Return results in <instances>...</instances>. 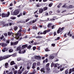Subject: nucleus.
<instances>
[{
    "label": "nucleus",
    "instance_id": "obj_1",
    "mask_svg": "<svg viewBox=\"0 0 74 74\" xmlns=\"http://www.w3.org/2000/svg\"><path fill=\"white\" fill-rule=\"evenodd\" d=\"M27 47V45H25L22 46V48L21 47H18L16 49L17 51H18L19 53H25L26 52V50H24L25 48Z\"/></svg>",
    "mask_w": 74,
    "mask_h": 74
},
{
    "label": "nucleus",
    "instance_id": "obj_2",
    "mask_svg": "<svg viewBox=\"0 0 74 74\" xmlns=\"http://www.w3.org/2000/svg\"><path fill=\"white\" fill-rule=\"evenodd\" d=\"M22 32V30L21 29H19V30L18 31L17 33L15 35V38L17 40H18L19 38V36H21V34H20V33Z\"/></svg>",
    "mask_w": 74,
    "mask_h": 74
},
{
    "label": "nucleus",
    "instance_id": "obj_3",
    "mask_svg": "<svg viewBox=\"0 0 74 74\" xmlns=\"http://www.w3.org/2000/svg\"><path fill=\"white\" fill-rule=\"evenodd\" d=\"M12 56V55H10L8 56H4L3 57L2 56L0 57V61H1L2 60H3V59H7V58H10V57H11Z\"/></svg>",
    "mask_w": 74,
    "mask_h": 74
},
{
    "label": "nucleus",
    "instance_id": "obj_4",
    "mask_svg": "<svg viewBox=\"0 0 74 74\" xmlns=\"http://www.w3.org/2000/svg\"><path fill=\"white\" fill-rule=\"evenodd\" d=\"M19 12L18 10H15L12 13L11 15H17L19 14Z\"/></svg>",
    "mask_w": 74,
    "mask_h": 74
},
{
    "label": "nucleus",
    "instance_id": "obj_5",
    "mask_svg": "<svg viewBox=\"0 0 74 74\" xmlns=\"http://www.w3.org/2000/svg\"><path fill=\"white\" fill-rule=\"evenodd\" d=\"M10 13L9 12H8V13L6 14H5L4 13H2V18H5V17H8L9 16V15H10Z\"/></svg>",
    "mask_w": 74,
    "mask_h": 74
},
{
    "label": "nucleus",
    "instance_id": "obj_6",
    "mask_svg": "<svg viewBox=\"0 0 74 74\" xmlns=\"http://www.w3.org/2000/svg\"><path fill=\"white\" fill-rule=\"evenodd\" d=\"M47 10V8L46 7H44L43 8H40L39 10V13H42L43 11H45V10Z\"/></svg>",
    "mask_w": 74,
    "mask_h": 74
},
{
    "label": "nucleus",
    "instance_id": "obj_7",
    "mask_svg": "<svg viewBox=\"0 0 74 74\" xmlns=\"http://www.w3.org/2000/svg\"><path fill=\"white\" fill-rule=\"evenodd\" d=\"M64 27H62V28H59L57 31V33L59 34L60 33V32H62L63 30H64Z\"/></svg>",
    "mask_w": 74,
    "mask_h": 74
},
{
    "label": "nucleus",
    "instance_id": "obj_8",
    "mask_svg": "<svg viewBox=\"0 0 74 74\" xmlns=\"http://www.w3.org/2000/svg\"><path fill=\"white\" fill-rule=\"evenodd\" d=\"M18 43V41H17L14 42H11V45L12 46V45L14 46L16 45H17Z\"/></svg>",
    "mask_w": 74,
    "mask_h": 74
},
{
    "label": "nucleus",
    "instance_id": "obj_9",
    "mask_svg": "<svg viewBox=\"0 0 74 74\" xmlns=\"http://www.w3.org/2000/svg\"><path fill=\"white\" fill-rule=\"evenodd\" d=\"M34 58L36 59H38V60H40L41 59V57L39 56H35Z\"/></svg>",
    "mask_w": 74,
    "mask_h": 74
},
{
    "label": "nucleus",
    "instance_id": "obj_10",
    "mask_svg": "<svg viewBox=\"0 0 74 74\" xmlns=\"http://www.w3.org/2000/svg\"><path fill=\"white\" fill-rule=\"evenodd\" d=\"M2 26L3 27H4L5 26H6V27H7L8 26V24H4V22L2 21Z\"/></svg>",
    "mask_w": 74,
    "mask_h": 74
},
{
    "label": "nucleus",
    "instance_id": "obj_11",
    "mask_svg": "<svg viewBox=\"0 0 74 74\" xmlns=\"http://www.w3.org/2000/svg\"><path fill=\"white\" fill-rule=\"evenodd\" d=\"M74 68H73L72 69H69V74H71L72 72H74Z\"/></svg>",
    "mask_w": 74,
    "mask_h": 74
},
{
    "label": "nucleus",
    "instance_id": "obj_12",
    "mask_svg": "<svg viewBox=\"0 0 74 74\" xmlns=\"http://www.w3.org/2000/svg\"><path fill=\"white\" fill-rule=\"evenodd\" d=\"M1 46L3 47H6V46H7L8 44H5L3 43H1Z\"/></svg>",
    "mask_w": 74,
    "mask_h": 74
},
{
    "label": "nucleus",
    "instance_id": "obj_13",
    "mask_svg": "<svg viewBox=\"0 0 74 74\" xmlns=\"http://www.w3.org/2000/svg\"><path fill=\"white\" fill-rule=\"evenodd\" d=\"M51 31V30L49 29L47 30H46V31H44L43 32V34H45L47 33V32H49Z\"/></svg>",
    "mask_w": 74,
    "mask_h": 74
},
{
    "label": "nucleus",
    "instance_id": "obj_14",
    "mask_svg": "<svg viewBox=\"0 0 74 74\" xmlns=\"http://www.w3.org/2000/svg\"><path fill=\"white\" fill-rule=\"evenodd\" d=\"M54 58V56L52 55H51L49 57V59H51V60H52V59H53Z\"/></svg>",
    "mask_w": 74,
    "mask_h": 74
},
{
    "label": "nucleus",
    "instance_id": "obj_15",
    "mask_svg": "<svg viewBox=\"0 0 74 74\" xmlns=\"http://www.w3.org/2000/svg\"><path fill=\"white\" fill-rule=\"evenodd\" d=\"M7 51V49L6 47H4V49L2 50V51L3 52H5Z\"/></svg>",
    "mask_w": 74,
    "mask_h": 74
},
{
    "label": "nucleus",
    "instance_id": "obj_16",
    "mask_svg": "<svg viewBox=\"0 0 74 74\" xmlns=\"http://www.w3.org/2000/svg\"><path fill=\"white\" fill-rule=\"evenodd\" d=\"M36 65V63H34L33 64V66L32 67V69H35V66Z\"/></svg>",
    "mask_w": 74,
    "mask_h": 74
},
{
    "label": "nucleus",
    "instance_id": "obj_17",
    "mask_svg": "<svg viewBox=\"0 0 74 74\" xmlns=\"http://www.w3.org/2000/svg\"><path fill=\"white\" fill-rule=\"evenodd\" d=\"M36 38H39V39H40V38H42V36H36L35 37Z\"/></svg>",
    "mask_w": 74,
    "mask_h": 74
},
{
    "label": "nucleus",
    "instance_id": "obj_18",
    "mask_svg": "<svg viewBox=\"0 0 74 74\" xmlns=\"http://www.w3.org/2000/svg\"><path fill=\"white\" fill-rule=\"evenodd\" d=\"M15 64V63H14V61L11 62L10 63V65H13V64Z\"/></svg>",
    "mask_w": 74,
    "mask_h": 74
},
{
    "label": "nucleus",
    "instance_id": "obj_19",
    "mask_svg": "<svg viewBox=\"0 0 74 74\" xmlns=\"http://www.w3.org/2000/svg\"><path fill=\"white\" fill-rule=\"evenodd\" d=\"M8 63H6L5 64V68H7L8 67Z\"/></svg>",
    "mask_w": 74,
    "mask_h": 74
},
{
    "label": "nucleus",
    "instance_id": "obj_20",
    "mask_svg": "<svg viewBox=\"0 0 74 74\" xmlns=\"http://www.w3.org/2000/svg\"><path fill=\"white\" fill-rule=\"evenodd\" d=\"M13 49H10L9 50V52H10V53H11V52H12L13 51Z\"/></svg>",
    "mask_w": 74,
    "mask_h": 74
},
{
    "label": "nucleus",
    "instance_id": "obj_21",
    "mask_svg": "<svg viewBox=\"0 0 74 74\" xmlns=\"http://www.w3.org/2000/svg\"><path fill=\"white\" fill-rule=\"evenodd\" d=\"M70 34V32H68V33L67 34L68 36H69L70 37H71V36H72V34Z\"/></svg>",
    "mask_w": 74,
    "mask_h": 74
},
{
    "label": "nucleus",
    "instance_id": "obj_22",
    "mask_svg": "<svg viewBox=\"0 0 74 74\" xmlns=\"http://www.w3.org/2000/svg\"><path fill=\"white\" fill-rule=\"evenodd\" d=\"M52 25V24L49 23V24L48 25H47V27L48 28H49L51 27V26Z\"/></svg>",
    "mask_w": 74,
    "mask_h": 74
},
{
    "label": "nucleus",
    "instance_id": "obj_23",
    "mask_svg": "<svg viewBox=\"0 0 74 74\" xmlns=\"http://www.w3.org/2000/svg\"><path fill=\"white\" fill-rule=\"evenodd\" d=\"M12 33V32H8V36H10V35H11Z\"/></svg>",
    "mask_w": 74,
    "mask_h": 74
},
{
    "label": "nucleus",
    "instance_id": "obj_24",
    "mask_svg": "<svg viewBox=\"0 0 74 74\" xmlns=\"http://www.w3.org/2000/svg\"><path fill=\"white\" fill-rule=\"evenodd\" d=\"M40 71L42 72H43V73H45V71H44V68H42L40 70Z\"/></svg>",
    "mask_w": 74,
    "mask_h": 74
},
{
    "label": "nucleus",
    "instance_id": "obj_25",
    "mask_svg": "<svg viewBox=\"0 0 74 74\" xmlns=\"http://www.w3.org/2000/svg\"><path fill=\"white\" fill-rule=\"evenodd\" d=\"M22 14L20 13L19 15L17 16V17H20L21 16H22Z\"/></svg>",
    "mask_w": 74,
    "mask_h": 74
},
{
    "label": "nucleus",
    "instance_id": "obj_26",
    "mask_svg": "<svg viewBox=\"0 0 74 74\" xmlns=\"http://www.w3.org/2000/svg\"><path fill=\"white\" fill-rule=\"evenodd\" d=\"M45 51H46V52H48V51H50V50H49V49H48V48H47L45 50Z\"/></svg>",
    "mask_w": 74,
    "mask_h": 74
},
{
    "label": "nucleus",
    "instance_id": "obj_27",
    "mask_svg": "<svg viewBox=\"0 0 74 74\" xmlns=\"http://www.w3.org/2000/svg\"><path fill=\"white\" fill-rule=\"evenodd\" d=\"M37 21V19H36L35 20H34L32 21V23H35V22Z\"/></svg>",
    "mask_w": 74,
    "mask_h": 74
},
{
    "label": "nucleus",
    "instance_id": "obj_28",
    "mask_svg": "<svg viewBox=\"0 0 74 74\" xmlns=\"http://www.w3.org/2000/svg\"><path fill=\"white\" fill-rule=\"evenodd\" d=\"M17 60L18 61H20L21 60V58H17Z\"/></svg>",
    "mask_w": 74,
    "mask_h": 74
},
{
    "label": "nucleus",
    "instance_id": "obj_29",
    "mask_svg": "<svg viewBox=\"0 0 74 74\" xmlns=\"http://www.w3.org/2000/svg\"><path fill=\"white\" fill-rule=\"evenodd\" d=\"M18 29V27H15L14 28V30H15V31H16L17 29Z\"/></svg>",
    "mask_w": 74,
    "mask_h": 74
},
{
    "label": "nucleus",
    "instance_id": "obj_30",
    "mask_svg": "<svg viewBox=\"0 0 74 74\" xmlns=\"http://www.w3.org/2000/svg\"><path fill=\"white\" fill-rule=\"evenodd\" d=\"M31 47H32V46H31V45H29L27 47V49H30V48H31Z\"/></svg>",
    "mask_w": 74,
    "mask_h": 74
},
{
    "label": "nucleus",
    "instance_id": "obj_31",
    "mask_svg": "<svg viewBox=\"0 0 74 74\" xmlns=\"http://www.w3.org/2000/svg\"><path fill=\"white\" fill-rule=\"evenodd\" d=\"M55 64H54L53 63H52L51 64V66L52 67H53V66H54V65Z\"/></svg>",
    "mask_w": 74,
    "mask_h": 74
},
{
    "label": "nucleus",
    "instance_id": "obj_32",
    "mask_svg": "<svg viewBox=\"0 0 74 74\" xmlns=\"http://www.w3.org/2000/svg\"><path fill=\"white\" fill-rule=\"evenodd\" d=\"M18 74H21L22 73V71H21L20 70H19L18 71Z\"/></svg>",
    "mask_w": 74,
    "mask_h": 74
},
{
    "label": "nucleus",
    "instance_id": "obj_33",
    "mask_svg": "<svg viewBox=\"0 0 74 74\" xmlns=\"http://www.w3.org/2000/svg\"><path fill=\"white\" fill-rule=\"evenodd\" d=\"M69 71V70L68 69L66 70V71H65V73L66 74H68V72Z\"/></svg>",
    "mask_w": 74,
    "mask_h": 74
},
{
    "label": "nucleus",
    "instance_id": "obj_34",
    "mask_svg": "<svg viewBox=\"0 0 74 74\" xmlns=\"http://www.w3.org/2000/svg\"><path fill=\"white\" fill-rule=\"evenodd\" d=\"M36 47H33V51H34L35 50V49H36Z\"/></svg>",
    "mask_w": 74,
    "mask_h": 74
},
{
    "label": "nucleus",
    "instance_id": "obj_35",
    "mask_svg": "<svg viewBox=\"0 0 74 74\" xmlns=\"http://www.w3.org/2000/svg\"><path fill=\"white\" fill-rule=\"evenodd\" d=\"M53 5V3H50V4H49V6L50 7H51L52 6V5Z\"/></svg>",
    "mask_w": 74,
    "mask_h": 74
},
{
    "label": "nucleus",
    "instance_id": "obj_36",
    "mask_svg": "<svg viewBox=\"0 0 74 74\" xmlns=\"http://www.w3.org/2000/svg\"><path fill=\"white\" fill-rule=\"evenodd\" d=\"M64 69V67H63L62 68H61L60 69V71H63V70Z\"/></svg>",
    "mask_w": 74,
    "mask_h": 74
},
{
    "label": "nucleus",
    "instance_id": "obj_37",
    "mask_svg": "<svg viewBox=\"0 0 74 74\" xmlns=\"http://www.w3.org/2000/svg\"><path fill=\"white\" fill-rule=\"evenodd\" d=\"M45 14L46 15V16H48V13L47 12H46L45 13Z\"/></svg>",
    "mask_w": 74,
    "mask_h": 74
},
{
    "label": "nucleus",
    "instance_id": "obj_38",
    "mask_svg": "<svg viewBox=\"0 0 74 74\" xmlns=\"http://www.w3.org/2000/svg\"><path fill=\"white\" fill-rule=\"evenodd\" d=\"M36 73V70L35 69H34L33 71V74H34Z\"/></svg>",
    "mask_w": 74,
    "mask_h": 74
},
{
    "label": "nucleus",
    "instance_id": "obj_39",
    "mask_svg": "<svg viewBox=\"0 0 74 74\" xmlns=\"http://www.w3.org/2000/svg\"><path fill=\"white\" fill-rule=\"evenodd\" d=\"M55 25H53V26H52L51 27V29H54V28H55Z\"/></svg>",
    "mask_w": 74,
    "mask_h": 74
},
{
    "label": "nucleus",
    "instance_id": "obj_40",
    "mask_svg": "<svg viewBox=\"0 0 74 74\" xmlns=\"http://www.w3.org/2000/svg\"><path fill=\"white\" fill-rule=\"evenodd\" d=\"M26 12L25 11H23V15H25L26 14Z\"/></svg>",
    "mask_w": 74,
    "mask_h": 74
},
{
    "label": "nucleus",
    "instance_id": "obj_41",
    "mask_svg": "<svg viewBox=\"0 0 74 74\" xmlns=\"http://www.w3.org/2000/svg\"><path fill=\"white\" fill-rule=\"evenodd\" d=\"M11 19H16V17H11Z\"/></svg>",
    "mask_w": 74,
    "mask_h": 74
},
{
    "label": "nucleus",
    "instance_id": "obj_42",
    "mask_svg": "<svg viewBox=\"0 0 74 74\" xmlns=\"http://www.w3.org/2000/svg\"><path fill=\"white\" fill-rule=\"evenodd\" d=\"M62 5V3H60L59 5L57 6L58 8H60V5Z\"/></svg>",
    "mask_w": 74,
    "mask_h": 74
},
{
    "label": "nucleus",
    "instance_id": "obj_43",
    "mask_svg": "<svg viewBox=\"0 0 74 74\" xmlns=\"http://www.w3.org/2000/svg\"><path fill=\"white\" fill-rule=\"evenodd\" d=\"M6 42L8 44H9L10 43V40H7Z\"/></svg>",
    "mask_w": 74,
    "mask_h": 74
},
{
    "label": "nucleus",
    "instance_id": "obj_44",
    "mask_svg": "<svg viewBox=\"0 0 74 74\" xmlns=\"http://www.w3.org/2000/svg\"><path fill=\"white\" fill-rule=\"evenodd\" d=\"M27 70H29L30 69V66L27 65Z\"/></svg>",
    "mask_w": 74,
    "mask_h": 74
},
{
    "label": "nucleus",
    "instance_id": "obj_45",
    "mask_svg": "<svg viewBox=\"0 0 74 74\" xmlns=\"http://www.w3.org/2000/svg\"><path fill=\"white\" fill-rule=\"evenodd\" d=\"M37 65H38V66H40V62H37Z\"/></svg>",
    "mask_w": 74,
    "mask_h": 74
},
{
    "label": "nucleus",
    "instance_id": "obj_46",
    "mask_svg": "<svg viewBox=\"0 0 74 74\" xmlns=\"http://www.w3.org/2000/svg\"><path fill=\"white\" fill-rule=\"evenodd\" d=\"M29 20H30V19H29V18H27L26 20V22H28V21H29Z\"/></svg>",
    "mask_w": 74,
    "mask_h": 74
},
{
    "label": "nucleus",
    "instance_id": "obj_47",
    "mask_svg": "<svg viewBox=\"0 0 74 74\" xmlns=\"http://www.w3.org/2000/svg\"><path fill=\"white\" fill-rule=\"evenodd\" d=\"M3 38H4V36H2V37H1V38H0V39L1 40H2V39H3Z\"/></svg>",
    "mask_w": 74,
    "mask_h": 74
},
{
    "label": "nucleus",
    "instance_id": "obj_48",
    "mask_svg": "<svg viewBox=\"0 0 74 74\" xmlns=\"http://www.w3.org/2000/svg\"><path fill=\"white\" fill-rule=\"evenodd\" d=\"M49 63H48L47 65L46 66L47 67H49Z\"/></svg>",
    "mask_w": 74,
    "mask_h": 74
},
{
    "label": "nucleus",
    "instance_id": "obj_49",
    "mask_svg": "<svg viewBox=\"0 0 74 74\" xmlns=\"http://www.w3.org/2000/svg\"><path fill=\"white\" fill-rule=\"evenodd\" d=\"M51 45L53 47H55V44H52Z\"/></svg>",
    "mask_w": 74,
    "mask_h": 74
},
{
    "label": "nucleus",
    "instance_id": "obj_50",
    "mask_svg": "<svg viewBox=\"0 0 74 74\" xmlns=\"http://www.w3.org/2000/svg\"><path fill=\"white\" fill-rule=\"evenodd\" d=\"M54 67H57L56 64H54Z\"/></svg>",
    "mask_w": 74,
    "mask_h": 74
},
{
    "label": "nucleus",
    "instance_id": "obj_51",
    "mask_svg": "<svg viewBox=\"0 0 74 74\" xmlns=\"http://www.w3.org/2000/svg\"><path fill=\"white\" fill-rule=\"evenodd\" d=\"M27 74V73H26V71H24L23 74Z\"/></svg>",
    "mask_w": 74,
    "mask_h": 74
},
{
    "label": "nucleus",
    "instance_id": "obj_52",
    "mask_svg": "<svg viewBox=\"0 0 74 74\" xmlns=\"http://www.w3.org/2000/svg\"><path fill=\"white\" fill-rule=\"evenodd\" d=\"M72 7H73V5H70L69 6V8H72Z\"/></svg>",
    "mask_w": 74,
    "mask_h": 74
},
{
    "label": "nucleus",
    "instance_id": "obj_53",
    "mask_svg": "<svg viewBox=\"0 0 74 74\" xmlns=\"http://www.w3.org/2000/svg\"><path fill=\"white\" fill-rule=\"evenodd\" d=\"M34 16H35V17H36V18H37L38 17V16L37 15L35 14Z\"/></svg>",
    "mask_w": 74,
    "mask_h": 74
},
{
    "label": "nucleus",
    "instance_id": "obj_54",
    "mask_svg": "<svg viewBox=\"0 0 74 74\" xmlns=\"http://www.w3.org/2000/svg\"><path fill=\"white\" fill-rule=\"evenodd\" d=\"M66 35H67V34H65L64 35V37H67V36H66Z\"/></svg>",
    "mask_w": 74,
    "mask_h": 74
},
{
    "label": "nucleus",
    "instance_id": "obj_55",
    "mask_svg": "<svg viewBox=\"0 0 74 74\" xmlns=\"http://www.w3.org/2000/svg\"><path fill=\"white\" fill-rule=\"evenodd\" d=\"M24 70H25V68H23L22 70V71H24Z\"/></svg>",
    "mask_w": 74,
    "mask_h": 74
},
{
    "label": "nucleus",
    "instance_id": "obj_56",
    "mask_svg": "<svg viewBox=\"0 0 74 74\" xmlns=\"http://www.w3.org/2000/svg\"><path fill=\"white\" fill-rule=\"evenodd\" d=\"M4 35L5 36H7V34L5 33V34H4Z\"/></svg>",
    "mask_w": 74,
    "mask_h": 74
},
{
    "label": "nucleus",
    "instance_id": "obj_57",
    "mask_svg": "<svg viewBox=\"0 0 74 74\" xmlns=\"http://www.w3.org/2000/svg\"><path fill=\"white\" fill-rule=\"evenodd\" d=\"M45 60V61L46 62H48V59H46Z\"/></svg>",
    "mask_w": 74,
    "mask_h": 74
},
{
    "label": "nucleus",
    "instance_id": "obj_58",
    "mask_svg": "<svg viewBox=\"0 0 74 74\" xmlns=\"http://www.w3.org/2000/svg\"><path fill=\"white\" fill-rule=\"evenodd\" d=\"M36 6H37V7H40V5H37Z\"/></svg>",
    "mask_w": 74,
    "mask_h": 74
},
{
    "label": "nucleus",
    "instance_id": "obj_59",
    "mask_svg": "<svg viewBox=\"0 0 74 74\" xmlns=\"http://www.w3.org/2000/svg\"><path fill=\"white\" fill-rule=\"evenodd\" d=\"M15 68L16 69H18V67L17 66H15Z\"/></svg>",
    "mask_w": 74,
    "mask_h": 74
},
{
    "label": "nucleus",
    "instance_id": "obj_60",
    "mask_svg": "<svg viewBox=\"0 0 74 74\" xmlns=\"http://www.w3.org/2000/svg\"><path fill=\"white\" fill-rule=\"evenodd\" d=\"M52 11H50L49 12V14H52Z\"/></svg>",
    "mask_w": 74,
    "mask_h": 74
},
{
    "label": "nucleus",
    "instance_id": "obj_61",
    "mask_svg": "<svg viewBox=\"0 0 74 74\" xmlns=\"http://www.w3.org/2000/svg\"><path fill=\"white\" fill-rule=\"evenodd\" d=\"M37 70H40V67H37Z\"/></svg>",
    "mask_w": 74,
    "mask_h": 74
},
{
    "label": "nucleus",
    "instance_id": "obj_62",
    "mask_svg": "<svg viewBox=\"0 0 74 74\" xmlns=\"http://www.w3.org/2000/svg\"><path fill=\"white\" fill-rule=\"evenodd\" d=\"M39 50V51H40V47H39L37 48Z\"/></svg>",
    "mask_w": 74,
    "mask_h": 74
},
{
    "label": "nucleus",
    "instance_id": "obj_63",
    "mask_svg": "<svg viewBox=\"0 0 74 74\" xmlns=\"http://www.w3.org/2000/svg\"><path fill=\"white\" fill-rule=\"evenodd\" d=\"M51 21H55V19L54 18H52L51 19H50Z\"/></svg>",
    "mask_w": 74,
    "mask_h": 74
},
{
    "label": "nucleus",
    "instance_id": "obj_64",
    "mask_svg": "<svg viewBox=\"0 0 74 74\" xmlns=\"http://www.w3.org/2000/svg\"><path fill=\"white\" fill-rule=\"evenodd\" d=\"M60 10H57V12L58 13H59V12H60Z\"/></svg>",
    "mask_w": 74,
    "mask_h": 74
}]
</instances>
